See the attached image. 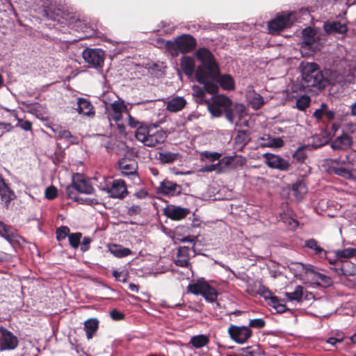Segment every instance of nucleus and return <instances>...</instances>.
<instances>
[{"label":"nucleus","instance_id":"53","mask_svg":"<svg viewBox=\"0 0 356 356\" xmlns=\"http://www.w3.org/2000/svg\"><path fill=\"white\" fill-rule=\"evenodd\" d=\"M208 92L207 90L205 88V85L203 84V87H199V86H193V95L197 97H202L204 96L205 92Z\"/></svg>","mask_w":356,"mask_h":356},{"label":"nucleus","instance_id":"28","mask_svg":"<svg viewBox=\"0 0 356 356\" xmlns=\"http://www.w3.org/2000/svg\"><path fill=\"white\" fill-rule=\"evenodd\" d=\"M186 101L183 97H175L170 99L166 104V109L172 113L181 111L186 106Z\"/></svg>","mask_w":356,"mask_h":356},{"label":"nucleus","instance_id":"20","mask_svg":"<svg viewBox=\"0 0 356 356\" xmlns=\"http://www.w3.org/2000/svg\"><path fill=\"white\" fill-rule=\"evenodd\" d=\"M191 250L186 246H181L177 249L176 259L175 263L177 266L188 268L191 267Z\"/></svg>","mask_w":356,"mask_h":356},{"label":"nucleus","instance_id":"7","mask_svg":"<svg viewBox=\"0 0 356 356\" xmlns=\"http://www.w3.org/2000/svg\"><path fill=\"white\" fill-rule=\"evenodd\" d=\"M82 56L90 67L102 68L104 61V51L101 49H84Z\"/></svg>","mask_w":356,"mask_h":356},{"label":"nucleus","instance_id":"52","mask_svg":"<svg viewBox=\"0 0 356 356\" xmlns=\"http://www.w3.org/2000/svg\"><path fill=\"white\" fill-rule=\"evenodd\" d=\"M45 197L48 200H54L57 196V189L54 186L47 187L45 190Z\"/></svg>","mask_w":356,"mask_h":356},{"label":"nucleus","instance_id":"1","mask_svg":"<svg viewBox=\"0 0 356 356\" xmlns=\"http://www.w3.org/2000/svg\"><path fill=\"white\" fill-rule=\"evenodd\" d=\"M197 58L201 64L197 67L195 79L201 84L205 85L208 93L214 94L218 92V83L225 90H233L235 83L229 74H220V67L212 53L207 48H200L195 52Z\"/></svg>","mask_w":356,"mask_h":356},{"label":"nucleus","instance_id":"59","mask_svg":"<svg viewBox=\"0 0 356 356\" xmlns=\"http://www.w3.org/2000/svg\"><path fill=\"white\" fill-rule=\"evenodd\" d=\"M204 155L207 159H209L211 161H215L216 160H218L221 156V154L220 153L209 152H205L204 153Z\"/></svg>","mask_w":356,"mask_h":356},{"label":"nucleus","instance_id":"38","mask_svg":"<svg viewBox=\"0 0 356 356\" xmlns=\"http://www.w3.org/2000/svg\"><path fill=\"white\" fill-rule=\"evenodd\" d=\"M179 157V154L170 152L159 153V159L163 163H172Z\"/></svg>","mask_w":356,"mask_h":356},{"label":"nucleus","instance_id":"9","mask_svg":"<svg viewBox=\"0 0 356 356\" xmlns=\"http://www.w3.org/2000/svg\"><path fill=\"white\" fill-rule=\"evenodd\" d=\"M294 19L292 13L278 15L275 19L268 22V27L269 33H275L291 26L294 22Z\"/></svg>","mask_w":356,"mask_h":356},{"label":"nucleus","instance_id":"55","mask_svg":"<svg viewBox=\"0 0 356 356\" xmlns=\"http://www.w3.org/2000/svg\"><path fill=\"white\" fill-rule=\"evenodd\" d=\"M128 124L131 128H136V130L138 129V127H140L142 125H147L146 124L139 122L134 117H132L130 114L128 115Z\"/></svg>","mask_w":356,"mask_h":356},{"label":"nucleus","instance_id":"64","mask_svg":"<svg viewBox=\"0 0 356 356\" xmlns=\"http://www.w3.org/2000/svg\"><path fill=\"white\" fill-rule=\"evenodd\" d=\"M234 158V156H225V157L222 158L220 161H219L218 164V165H223L225 166H228V165H231Z\"/></svg>","mask_w":356,"mask_h":356},{"label":"nucleus","instance_id":"43","mask_svg":"<svg viewBox=\"0 0 356 356\" xmlns=\"http://www.w3.org/2000/svg\"><path fill=\"white\" fill-rule=\"evenodd\" d=\"M333 171L336 175L346 179H350L353 176L352 171L348 166H335L333 167Z\"/></svg>","mask_w":356,"mask_h":356},{"label":"nucleus","instance_id":"33","mask_svg":"<svg viewBox=\"0 0 356 356\" xmlns=\"http://www.w3.org/2000/svg\"><path fill=\"white\" fill-rule=\"evenodd\" d=\"M109 251L112 254L118 258H123L132 254V251L121 245L113 244L109 247Z\"/></svg>","mask_w":356,"mask_h":356},{"label":"nucleus","instance_id":"29","mask_svg":"<svg viewBox=\"0 0 356 356\" xmlns=\"http://www.w3.org/2000/svg\"><path fill=\"white\" fill-rule=\"evenodd\" d=\"M305 246L308 249L313 250L314 254L319 258H326L327 253V251L318 244L316 240L314 238L306 240L305 242Z\"/></svg>","mask_w":356,"mask_h":356},{"label":"nucleus","instance_id":"15","mask_svg":"<svg viewBox=\"0 0 356 356\" xmlns=\"http://www.w3.org/2000/svg\"><path fill=\"white\" fill-rule=\"evenodd\" d=\"M72 184L77 191L81 193L92 194L94 188L90 181L82 174L76 173L72 177Z\"/></svg>","mask_w":356,"mask_h":356},{"label":"nucleus","instance_id":"19","mask_svg":"<svg viewBox=\"0 0 356 356\" xmlns=\"http://www.w3.org/2000/svg\"><path fill=\"white\" fill-rule=\"evenodd\" d=\"M245 108L242 104H236L234 106L232 104L227 113V120L232 124L237 125L238 121L244 116Z\"/></svg>","mask_w":356,"mask_h":356},{"label":"nucleus","instance_id":"57","mask_svg":"<svg viewBox=\"0 0 356 356\" xmlns=\"http://www.w3.org/2000/svg\"><path fill=\"white\" fill-rule=\"evenodd\" d=\"M327 108V106L326 104L325 103H323L321 104V106L319 108L316 109L314 113V116L317 119V120H321L322 118V117L325 114V109Z\"/></svg>","mask_w":356,"mask_h":356},{"label":"nucleus","instance_id":"21","mask_svg":"<svg viewBox=\"0 0 356 356\" xmlns=\"http://www.w3.org/2000/svg\"><path fill=\"white\" fill-rule=\"evenodd\" d=\"M190 211L187 208H183L175 205H169L165 209V215L174 220H179L184 218Z\"/></svg>","mask_w":356,"mask_h":356},{"label":"nucleus","instance_id":"12","mask_svg":"<svg viewBox=\"0 0 356 356\" xmlns=\"http://www.w3.org/2000/svg\"><path fill=\"white\" fill-rule=\"evenodd\" d=\"M118 165L122 175L130 177L136 184L140 181L136 172L137 163L134 160L124 158L119 161Z\"/></svg>","mask_w":356,"mask_h":356},{"label":"nucleus","instance_id":"58","mask_svg":"<svg viewBox=\"0 0 356 356\" xmlns=\"http://www.w3.org/2000/svg\"><path fill=\"white\" fill-rule=\"evenodd\" d=\"M112 274L117 281L121 282H127V275L124 272L113 270Z\"/></svg>","mask_w":356,"mask_h":356},{"label":"nucleus","instance_id":"34","mask_svg":"<svg viewBox=\"0 0 356 356\" xmlns=\"http://www.w3.org/2000/svg\"><path fill=\"white\" fill-rule=\"evenodd\" d=\"M293 99L296 100V104L293 107L300 111H305L309 107L311 102L310 97L307 95H293L291 97V99Z\"/></svg>","mask_w":356,"mask_h":356},{"label":"nucleus","instance_id":"47","mask_svg":"<svg viewBox=\"0 0 356 356\" xmlns=\"http://www.w3.org/2000/svg\"><path fill=\"white\" fill-rule=\"evenodd\" d=\"M257 293L266 300H268L269 301L272 299V298L275 296L273 295V293L270 291V290H269L266 286L261 284L258 288Z\"/></svg>","mask_w":356,"mask_h":356},{"label":"nucleus","instance_id":"10","mask_svg":"<svg viewBox=\"0 0 356 356\" xmlns=\"http://www.w3.org/2000/svg\"><path fill=\"white\" fill-rule=\"evenodd\" d=\"M230 338L238 344H243L252 337V332L248 326L231 325L228 328Z\"/></svg>","mask_w":356,"mask_h":356},{"label":"nucleus","instance_id":"30","mask_svg":"<svg viewBox=\"0 0 356 356\" xmlns=\"http://www.w3.org/2000/svg\"><path fill=\"white\" fill-rule=\"evenodd\" d=\"M99 327V321L97 318H90L84 323V330L87 339H91Z\"/></svg>","mask_w":356,"mask_h":356},{"label":"nucleus","instance_id":"11","mask_svg":"<svg viewBox=\"0 0 356 356\" xmlns=\"http://www.w3.org/2000/svg\"><path fill=\"white\" fill-rule=\"evenodd\" d=\"M0 352L15 349L18 346V339L6 328L0 327Z\"/></svg>","mask_w":356,"mask_h":356},{"label":"nucleus","instance_id":"45","mask_svg":"<svg viewBox=\"0 0 356 356\" xmlns=\"http://www.w3.org/2000/svg\"><path fill=\"white\" fill-rule=\"evenodd\" d=\"M1 237L4 238L9 243H12L15 241L17 235V234L12 229L11 227H7L5 231L1 235Z\"/></svg>","mask_w":356,"mask_h":356},{"label":"nucleus","instance_id":"26","mask_svg":"<svg viewBox=\"0 0 356 356\" xmlns=\"http://www.w3.org/2000/svg\"><path fill=\"white\" fill-rule=\"evenodd\" d=\"M302 43L301 44L302 49H311L312 46L315 42L316 31L311 28L307 27L302 30Z\"/></svg>","mask_w":356,"mask_h":356},{"label":"nucleus","instance_id":"48","mask_svg":"<svg viewBox=\"0 0 356 356\" xmlns=\"http://www.w3.org/2000/svg\"><path fill=\"white\" fill-rule=\"evenodd\" d=\"M293 157L294 159L297 160L299 162H304V161L307 158L305 147L303 146L298 147L296 149V151L293 153Z\"/></svg>","mask_w":356,"mask_h":356},{"label":"nucleus","instance_id":"51","mask_svg":"<svg viewBox=\"0 0 356 356\" xmlns=\"http://www.w3.org/2000/svg\"><path fill=\"white\" fill-rule=\"evenodd\" d=\"M264 325H265V321L263 318H254V319H252L250 321L249 325L248 327L260 329V328L264 327Z\"/></svg>","mask_w":356,"mask_h":356},{"label":"nucleus","instance_id":"25","mask_svg":"<svg viewBox=\"0 0 356 356\" xmlns=\"http://www.w3.org/2000/svg\"><path fill=\"white\" fill-rule=\"evenodd\" d=\"M180 65L184 73L188 77H192L195 75L197 69L195 68V63L193 58L191 56H183L180 60Z\"/></svg>","mask_w":356,"mask_h":356},{"label":"nucleus","instance_id":"39","mask_svg":"<svg viewBox=\"0 0 356 356\" xmlns=\"http://www.w3.org/2000/svg\"><path fill=\"white\" fill-rule=\"evenodd\" d=\"M292 191L296 198L300 200L307 193V187L305 184L298 182L293 185Z\"/></svg>","mask_w":356,"mask_h":356},{"label":"nucleus","instance_id":"42","mask_svg":"<svg viewBox=\"0 0 356 356\" xmlns=\"http://www.w3.org/2000/svg\"><path fill=\"white\" fill-rule=\"evenodd\" d=\"M249 102L252 108L255 110L261 108L264 104L263 97L257 93H254L252 97H250Z\"/></svg>","mask_w":356,"mask_h":356},{"label":"nucleus","instance_id":"46","mask_svg":"<svg viewBox=\"0 0 356 356\" xmlns=\"http://www.w3.org/2000/svg\"><path fill=\"white\" fill-rule=\"evenodd\" d=\"M248 135L246 131H239L237 136L235 138V143L240 145L241 147L244 146L248 142Z\"/></svg>","mask_w":356,"mask_h":356},{"label":"nucleus","instance_id":"61","mask_svg":"<svg viewBox=\"0 0 356 356\" xmlns=\"http://www.w3.org/2000/svg\"><path fill=\"white\" fill-rule=\"evenodd\" d=\"M110 315L111 317L115 321H120L124 318V314L116 309L112 310L110 313Z\"/></svg>","mask_w":356,"mask_h":356},{"label":"nucleus","instance_id":"4","mask_svg":"<svg viewBox=\"0 0 356 356\" xmlns=\"http://www.w3.org/2000/svg\"><path fill=\"white\" fill-rule=\"evenodd\" d=\"M196 46V40L191 35L184 34L174 40L165 42V47L172 56H177L179 53L191 51Z\"/></svg>","mask_w":356,"mask_h":356},{"label":"nucleus","instance_id":"37","mask_svg":"<svg viewBox=\"0 0 356 356\" xmlns=\"http://www.w3.org/2000/svg\"><path fill=\"white\" fill-rule=\"evenodd\" d=\"M303 287L302 286H297L293 292H285L284 296L290 301L300 302L302 299Z\"/></svg>","mask_w":356,"mask_h":356},{"label":"nucleus","instance_id":"5","mask_svg":"<svg viewBox=\"0 0 356 356\" xmlns=\"http://www.w3.org/2000/svg\"><path fill=\"white\" fill-rule=\"evenodd\" d=\"M188 291L195 295L202 296L207 301L211 302L216 301L218 297V292L216 289L202 280L190 284L188 286Z\"/></svg>","mask_w":356,"mask_h":356},{"label":"nucleus","instance_id":"31","mask_svg":"<svg viewBox=\"0 0 356 356\" xmlns=\"http://www.w3.org/2000/svg\"><path fill=\"white\" fill-rule=\"evenodd\" d=\"M324 29L327 33H346L347 31V26L345 24H341L338 22L327 23L324 25Z\"/></svg>","mask_w":356,"mask_h":356},{"label":"nucleus","instance_id":"32","mask_svg":"<svg viewBox=\"0 0 356 356\" xmlns=\"http://www.w3.org/2000/svg\"><path fill=\"white\" fill-rule=\"evenodd\" d=\"M327 162L332 167H334V165H336L337 166H349L354 164V159L353 157V154H348L344 157L330 159Z\"/></svg>","mask_w":356,"mask_h":356},{"label":"nucleus","instance_id":"40","mask_svg":"<svg viewBox=\"0 0 356 356\" xmlns=\"http://www.w3.org/2000/svg\"><path fill=\"white\" fill-rule=\"evenodd\" d=\"M336 256L339 259L356 257V248H348L337 250L336 252Z\"/></svg>","mask_w":356,"mask_h":356},{"label":"nucleus","instance_id":"44","mask_svg":"<svg viewBox=\"0 0 356 356\" xmlns=\"http://www.w3.org/2000/svg\"><path fill=\"white\" fill-rule=\"evenodd\" d=\"M81 236H82V235L81 233H73V234H69V236H68L69 242H70V245L73 248L76 249L79 246Z\"/></svg>","mask_w":356,"mask_h":356},{"label":"nucleus","instance_id":"16","mask_svg":"<svg viewBox=\"0 0 356 356\" xmlns=\"http://www.w3.org/2000/svg\"><path fill=\"white\" fill-rule=\"evenodd\" d=\"M181 191L182 188L180 185L169 180L161 181L157 188L158 193L168 196L179 195Z\"/></svg>","mask_w":356,"mask_h":356},{"label":"nucleus","instance_id":"50","mask_svg":"<svg viewBox=\"0 0 356 356\" xmlns=\"http://www.w3.org/2000/svg\"><path fill=\"white\" fill-rule=\"evenodd\" d=\"M75 201L82 204H86V205H90L94 206L99 204V201L97 199L95 198H82V197H78L75 198Z\"/></svg>","mask_w":356,"mask_h":356},{"label":"nucleus","instance_id":"60","mask_svg":"<svg viewBox=\"0 0 356 356\" xmlns=\"http://www.w3.org/2000/svg\"><path fill=\"white\" fill-rule=\"evenodd\" d=\"M17 126L26 131L32 130V123L29 120L22 121L19 124H17Z\"/></svg>","mask_w":356,"mask_h":356},{"label":"nucleus","instance_id":"2","mask_svg":"<svg viewBox=\"0 0 356 356\" xmlns=\"http://www.w3.org/2000/svg\"><path fill=\"white\" fill-rule=\"evenodd\" d=\"M300 69L303 87L312 90V88L320 90L325 86L327 80L316 63L302 62Z\"/></svg>","mask_w":356,"mask_h":356},{"label":"nucleus","instance_id":"36","mask_svg":"<svg viewBox=\"0 0 356 356\" xmlns=\"http://www.w3.org/2000/svg\"><path fill=\"white\" fill-rule=\"evenodd\" d=\"M209 342V337L206 334H198L191 338L189 343L195 348H201Z\"/></svg>","mask_w":356,"mask_h":356},{"label":"nucleus","instance_id":"17","mask_svg":"<svg viewBox=\"0 0 356 356\" xmlns=\"http://www.w3.org/2000/svg\"><path fill=\"white\" fill-rule=\"evenodd\" d=\"M47 17L51 19L54 21H59L58 17H61L63 19L69 21V25L71 26L74 22L77 24V27L82 28L83 25V22L81 21L79 19H77L75 16H72L69 13H65L64 12H61L60 9H58L57 12L55 10L51 11V8L44 10Z\"/></svg>","mask_w":356,"mask_h":356},{"label":"nucleus","instance_id":"22","mask_svg":"<svg viewBox=\"0 0 356 356\" xmlns=\"http://www.w3.org/2000/svg\"><path fill=\"white\" fill-rule=\"evenodd\" d=\"M306 273L312 275V279L317 284H325L329 286L332 283L330 277L316 271V268L310 264H302Z\"/></svg>","mask_w":356,"mask_h":356},{"label":"nucleus","instance_id":"49","mask_svg":"<svg viewBox=\"0 0 356 356\" xmlns=\"http://www.w3.org/2000/svg\"><path fill=\"white\" fill-rule=\"evenodd\" d=\"M56 238L58 241L64 240L67 236H69L70 229L67 226H62L56 230Z\"/></svg>","mask_w":356,"mask_h":356},{"label":"nucleus","instance_id":"3","mask_svg":"<svg viewBox=\"0 0 356 356\" xmlns=\"http://www.w3.org/2000/svg\"><path fill=\"white\" fill-rule=\"evenodd\" d=\"M135 137L145 146L155 147L162 145L167 139L168 134L161 129L152 125H142L135 131Z\"/></svg>","mask_w":356,"mask_h":356},{"label":"nucleus","instance_id":"6","mask_svg":"<svg viewBox=\"0 0 356 356\" xmlns=\"http://www.w3.org/2000/svg\"><path fill=\"white\" fill-rule=\"evenodd\" d=\"M208 109L213 117H220L225 113L227 117L229 107L232 104V100L226 96L220 95L213 99L212 102H207Z\"/></svg>","mask_w":356,"mask_h":356},{"label":"nucleus","instance_id":"56","mask_svg":"<svg viewBox=\"0 0 356 356\" xmlns=\"http://www.w3.org/2000/svg\"><path fill=\"white\" fill-rule=\"evenodd\" d=\"M141 212V207L137 204H133L127 208V214L130 216L139 215Z\"/></svg>","mask_w":356,"mask_h":356},{"label":"nucleus","instance_id":"62","mask_svg":"<svg viewBox=\"0 0 356 356\" xmlns=\"http://www.w3.org/2000/svg\"><path fill=\"white\" fill-rule=\"evenodd\" d=\"M90 242H91V240L88 237H85L83 239L82 243L81 244V250L82 252H86L89 249V245H90Z\"/></svg>","mask_w":356,"mask_h":356},{"label":"nucleus","instance_id":"14","mask_svg":"<svg viewBox=\"0 0 356 356\" xmlns=\"http://www.w3.org/2000/svg\"><path fill=\"white\" fill-rule=\"evenodd\" d=\"M263 157L265 159L266 164L270 168L286 170L290 166L289 161L278 155L265 153L263 154Z\"/></svg>","mask_w":356,"mask_h":356},{"label":"nucleus","instance_id":"18","mask_svg":"<svg viewBox=\"0 0 356 356\" xmlns=\"http://www.w3.org/2000/svg\"><path fill=\"white\" fill-rule=\"evenodd\" d=\"M353 144V137L343 131L340 136L336 137L331 143L334 150H348Z\"/></svg>","mask_w":356,"mask_h":356},{"label":"nucleus","instance_id":"41","mask_svg":"<svg viewBox=\"0 0 356 356\" xmlns=\"http://www.w3.org/2000/svg\"><path fill=\"white\" fill-rule=\"evenodd\" d=\"M269 305L278 313H283L286 310V305L275 296L269 301Z\"/></svg>","mask_w":356,"mask_h":356},{"label":"nucleus","instance_id":"24","mask_svg":"<svg viewBox=\"0 0 356 356\" xmlns=\"http://www.w3.org/2000/svg\"><path fill=\"white\" fill-rule=\"evenodd\" d=\"M76 111L79 113L86 116H93L95 115L94 107L91 102L83 97L77 99V108Z\"/></svg>","mask_w":356,"mask_h":356},{"label":"nucleus","instance_id":"35","mask_svg":"<svg viewBox=\"0 0 356 356\" xmlns=\"http://www.w3.org/2000/svg\"><path fill=\"white\" fill-rule=\"evenodd\" d=\"M336 271L345 276H354L356 275V266L350 261H346L341 268H336Z\"/></svg>","mask_w":356,"mask_h":356},{"label":"nucleus","instance_id":"8","mask_svg":"<svg viewBox=\"0 0 356 356\" xmlns=\"http://www.w3.org/2000/svg\"><path fill=\"white\" fill-rule=\"evenodd\" d=\"M101 190L106 191L109 197L115 199H123L128 194L126 183L122 179H115L111 184H106L102 187Z\"/></svg>","mask_w":356,"mask_h":356},{"label":"nucleus","instance_id":"63","mask_svg":"<svg viewBox=\"0 0 356 356\" xmlns=\"http://www.w3.org/2000/svg\"><path fill=\"white\" fill-rule=\"evenodd\" d=\"M345 130L347 132L350 134H354L356 132V123L354 122H348L345 125Z\"/></svg>","mask_w":356,"mask_h":356},{"label":"nucleus","instance_id":"27","mask_svg":"<svg viewBox=\"0 0 356 356\" xmlns=\"http://www.w3.org/2000/svg\"><path fill=\"white\" fill-rule=\"evenodd\" d=\"M0 197L1 201L3 202L6 207L8 206L11 200L15 198V193L10 189L6 184L4 179L0 175Z\"/></svg>","mask_w":356,"mask_h":356},{"label":"nucleus","instance_id":"54","mask_svg":"<svg viewBox=\"0 0 356 356\" xmlns=\"http://www.w3.org/2000/svg\"><path fill=\"white\" fill-rule=\"evenodd\" d=\"M57 137L60 139L63 138L67 140L74 138L69 130L63 129L61 127H60Z\"/></svg>","mask_w":356,"mask_h":356},{"label":"nucleus","instance_id":"13","mask_svg":"<svg viewBox=\"0 0 356 356\" xmlns=\"http://www.w3.org/2000/svg\"><path fill=\"white\" fill-rule=\"evenodd\" d=\"M127 106L122 99L113 102L111 104L106 105V113L109 120L120 121L122 118V113L127 111Z\"/></svg>","mask_w":356,"mask_h":356},{"label":"nucleus","instance_id":"23","mask_svg":"<svg viewBox=\"0 0 356 356\" xmlns=\"http://www.w3.org/2000/svg\"><path fill=\"white\" fill-rule=\"evenodd\" d=\"M258 145L261 147L280 148L284 145L281 138H273L269 134H264L259 137Z\"/></svg>","mask_w":356,"mask_h":356}]
</instances>
